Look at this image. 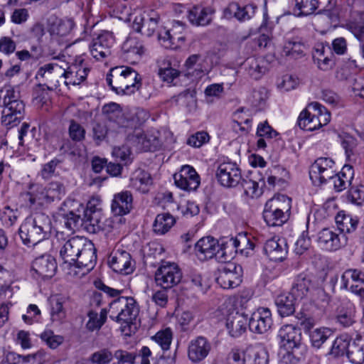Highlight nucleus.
<instances>
[{
	"mask_svg": "<svg viewBox=\"0 0 364 364\" xmlns=\"http://www.w3.org/2000/svg\"><path fill=\"white\" fill-rule=\"evenodd\" d=\"M1 92L3 100L1 123L6 127H14L23 118L25 110L19 90L11 85H5Z\"/></svg>",
	"mask_w": 364,
	"mask_h": 364,
	"instance_id": "1",
	"label": "nucleus"
},
{
	"mask_svg": "<svg viewBox=\"0 0 364 364\" xmlns=\"http://www.w3.org/2000/svg\"><path fill=\"white\" fill-rule=\"evenodd\" d=\"M107 80L117 94L132 95L139 90L141 78L139 74L128 66H117L110 70Z\"/></svg>",
	"mask_w": 364,
	"mask_h": 364,
	"instance_id": "2",
	"label": "nucleus"
},
{
	"mask_svg": "<svg viewBox=\"0 0 364 364\" xmlns=\"http://www.w3.org/2000/svg\"><path fill=\"white\" fill-rule=\"evenodd\" d=\"M50 232V219L43 213L27 218L19 228V235L23 242L28 246L36 245L47 239Z\"/></svg>",
	"mask_w": 364,
	"mask_h": 364,
	"instance_id": "3",
	"label": "nucleus"
},
{
	"mask_svg": "<svg viewBox=\"0 0 364 364\" xmlns=\"http://www.w3.org/2000/svg\"><path fill=\"white\" fill-rule=\"evenodd\" d=\"M65 189L59 181H53L46 186L35 184L30 187L27 193L31 206L38 208L47 205L65 195Z\"/></svg>",
	"mask_w": 364,
	"mask_h": 364,
	"instance_id": "4",
	"label": "nucleus"
},
{
	"mask_svg": "<svg viewBox=\"0 0 364 364\" xmlns=\"http://www.w3.org/2000/svg\"><path fill=\"white\" fill-rule=\"evenodd\" d=\"M330 120V112L320 103L312 102L299 114L298 124L304 130L314 131L327 125Z\"/></svg>",
	"mask_w": 364,
	"mask_h": 364,
	"instance_id": "5",
	"label": "nucleus"
},
{
	"mask_svg": "<svg viewBox=\"0 0 364 364\" xmlns=\"http://www.w3.org/2000/svg\"><path fill=\"white\" fill-rule=\"evenodd\" d=\"M290 209L289 198L284 195L276 196L266 203L263 218L269 226H280L288 220Z\"/></svg>",
	"mask_w": 364,
	"mask_h": 364,
	"instance_id": "6",
	"label": "nucleus"
},
{
	"mask_svg": "<svg viewBox=\"0 0 364 364\" xmlns=\"http://www.w3.org/2000/svg\"><path fill=\"white\" fill-rule=\"evenodd\" d=\"M96 258L94 245L85 239V245L76 257L75 262L69 267L68 274L77 278L86 275L95 267Z\"/></svg>",
	"mask_w": 364,
	"mask_h": 364,
	"instance_id": "7",
	"label": "nucleus"
},
{
	"mask_svg": "<svg viewBox=\"0 0 364 364\" xmlns=\"http://www.w3.org/2000/svg\"><path fill=\"white\" fill-rule=\"evenodd\" d=\"M269 355L260 345L248 347L245 351L233 350L228 358V364H268Z\"/></svg>",
	"mask_w": 364,
	"mask_h": 364,
	"instance_id": "8",
	"label": "nucleus"
},
{
	"mask_svg": "<svg viewBox=\"0 0 364 364\" xmlns=\"http://www.w3.org/2000/svg\"><path fill=\"white\" fill-rule=\"evenodd\" d=\"M218 242L220 248L218 259L221 262L231 259L238 251L241 253H248L247 250H252L254 248V245L245 236H240L239 238L223 237Z\"/></svg>",
	"mask_w": 364,
	"mask_h": 364,
	"instance_id": "9",
	"label": "nucleus"
},
{
	"mask_svg": "<svg viewBox=\"0 0 364 364\" xmlns=\"http://www.w3.org/2000/svg\"><path fill=\"white\" fill-rule=\"evenodd\" d=\"M308 292L305 281H301L292 288L291 293L280 294L276 299V305L280 316L287 317L294 312V301L303 298Z\"/></svg>",
	"mask_w": 364,
	"mask_h": 364,
	"instance_id": "10",
	"label": "nucleus"
},
{
	"mask_svg": "<svg viewBox=\"0 0 364 364\" xmlns=\"http://www.w3.org/2000/svg\"><path fill=\"white\" fill-rule=\"evenodd\" d=\"M66 65L67 63L62 60L44 65L38 69L36 77L45 82L48 89H55L60 85V81L63 82Z\"/></svg>",
	"mask_w": 364,
	"mask_h": 364,
	"instance_id": "11",
	"label": "nucleus"
},
{
	"mask_svg": "<svg viewBox=\"0 0 364 364\" xmlns=\"http://www.w3.org/2000/svg\"><path fill=\"white\" fill-rule=\"evenodd\" d=\"M185 25L179 21L172 23L171 28H161L158 32V39L161 45L171 49H177L184 45Z\"/></svg>",
	"mask_w": 364,
	"mask_h": 364,
	"instance_id": "12",
	"label": "nucleus"
},
{
	"mask_svg": "<svg viewBox=\"0 0 364 364\" xmlns=\"http://www.w3.org/2000/svg\"><path fill=\"white\" fill-rule=\"evenodd\" d=\"M181 279V271L175 263L166 262L161 264L155 273L156 284L164 289H170L177 285Z\"/></svg>",
	"mask_w": 364,
	"mask_h": 364,
	"instance_id": "13",
	"label": "nucleus"
},
{
	"mask_svg": "<svg viewBox=\"0 0 364 364\" xmlns=\"http://www.w3.org/2000/svg\"><path fill=\"white\" fill-rule=\"evenodd\" d=\"M335 172L334 161L330 158L321 157L311 165L309 177L314 185L320 186L333 178Z\"/></svg>",
	"mask_w": 364,
	"mask_h": 364,
	"instance_id": "14",
	"label": "nucleus"
},
{
	"mask_svg": "<svg viewBox=\"0 0 364 364\" xmlns=\"http://www.w3.org/2000/svg\"><path fill=\"white\" fill-rule=\"evenodd\" d=\"M316 242L321 250L334 252L348 244V237L345 234H338L331 228H323L318 232Z\"/></svg>",
	"mask_w": 364,
	"mask_h": 364,
	"instance_id": "15",
	"label": "nucleus"
},
{
	"mask_svg": "<svg viewBox=\"0 0 364 364\" xmlns=\"http://www.w3.org/2000/svg\"><path fill=\"white\" fill-rule=\"evenodd\" d=\"M109 312L110 318H136L139 308L133 298L122 297L110 304Z\"/></svg>",
	"mask_w": 364,
	"mask_h": 364,
	"instance_id": "16",
	"label": "nucleus"
},
{
	"mask_svg": "<svg viewBox=\"0 0 364 364\" xmlns=\"http://www.w3.org/2000/svg\"><path fill=\"white\" fill-rule=\"evenodd\" d=\"M341 288L348 289L364 300V272L358 269L346 270L341 278Z\"/></svg>",
	"mask_w": 364,
	"mask_h": 364,
	"instance_id": "17",
	"label": "nucleus"
},
{
	"mask_svg": "<svg viewBox=\"0 0 364 364\" xmlns=\"http://www.w3.org/2000/svg\"><path fill=\"white\" fill-rule=\"evenodd\" d=\"M133 18V28L137 32L141 33L143 35L152 36L156 28L159 21V16L154 11L149 12L136 11Z\"/></svg>",
	"mask_w": 364,
	"mask_h": 364,
	"instance_id": "18",
	"label": "nucleus"
},
{
	"mask_svg": "<svg viewBox=\"0 0 364 364\" xmlns=\"http://www.w3.org/2000/svg\"><path fill=\"white\" fill-rule=\"evenodd\" d=\"M174 183L179 188L196 191L200 186V178L195 168L190 165H183L179 171L173 175Z\"/></svg>",
	"mask_w": 364,
	"mask_h": 364,
	"instance_id": "19",
	"label": "nucleus"
},
{
	"mask_svg": "<svg viewBox=\"0 0 364 364\" xmlns=\"http://www.w3.org/2000/svg\"><path fill=\"white\" fill-rule=\"evenodd\" d=\"M57 269V263L50 255H43L33 259L31 272L36 279H50L53 277Z\"/></svg>",
	"mask_w": 364,
	"mask_h": 364,
	"instance_id": "20",
	"label": "nucleus"
},
{
	"mask_svg": "<svg viewBox=\"0 0 364 364\" xmlns=\"http://www.w3.org/2000/svg\"><path fill=\"white\" fill-rule=\"evenodd\" d=\"M242 277V267L234 263H229L219 270L216 281L222 288L232 289L240 284Z\"/></svg>",
	"mask_w": 364,
	"mask_h": 364,
	"instance_id": "21",
	"label": "nucleus"
},
{
	"mask_svg": "<svg viewBox=\"0 0 364 364\" xmlns=\"http://www.w3.org/2000/svg\"><path fill=\"white\" fill-rule=\"evenodd\" d=\"M89 70L84 64V60L79 57L71 65L65 66V73L63 76V83L70 88L82 82L87 77Z\"/></svg>",
	"mask_w": 364,
	"mask_h": 364,
	"instance_id": "22",
	"label": "nucleus"
},
{
	"mask_svg": "<svg viewBox=\"0 0 364 364\" xmlns=\"http://www.w3.org/2000/svg\"><path fill=\"white\" fill-rule=\"evenodd\" d=\"M108 263L113 271L125 275L132 273L134 268L130 254L122 249L115 250L110 254Z\"/></svg>",
	"mask_w": 364,
	"mask_h": 364,
	"instance_id": "23",
	"label": "nucleus"
},
{
	"mask_svg": "<svg viewBox=\"0 0 364 364\" xmlns=\"http://www.w3.org/2000/svg\"><path fill=\"white\" fill-rule=\"evenodd\" d=\"M216 176L222 186L234 187L241 180V172L235 163L223 162L219 165Z\"/></svg>",
	"mask_w": 364,
	"mask_h": 364,
	"instance_id": "24",
	"label": "nucleus"
},
{
	"mask_svg": "<svg viewBox=\"0 0 364 364\" xmlns=\"http://www.w3.org/2000/svg\"><path fill=\"white\" fill-rule=\"evenodd\" d=\"M280 338V349L286 351L287 354H291L298 348L301 341L300 329L292 325H285L279 331Z\"/></svg>",
	"mask_w": 364,
	"mask_h": 364,
	"instance_id": "25",
	"label": "nucleus"
},
{
	"mask_svg": "<svg viewBox=\"0 0 364 364\" xmlns=\"http://www.w3.org/2000/svg\"><path fill=\"white\" fill-rule=\"evenodd\" d=\"M113 34L105 31L93 39L90 46V53L97 60H101L111 54V48L114 43Z\"/></svg>",
	"mask_w": 364,
	"mask_h": 364,
	"instance_id": "26",
	"label": "nucleus"
},
{
	"mask_svg": "<svg viewBox=\"0 0 364 364\" xmlns=\"http://www.w3.org/2000/svg\"><path fill=\"white\" fill-rule=\"evenodd\" d=\"M85 237H73L65 241L60 249V256L69 267L75 262L76 257L80 253L85 242Z\"/></svg>",
	"mask_w": 364,
	"mask_h": 364,
	"instance_id": "27",
	"label": "nucleus"
},
{
	"mask_svg": "<svg viewBox=\"0 0 364 364\" xmlns=\"http://www.w3.org/2000/svg\"><path fill=\"white\" fill-rule=\"evenodd\" d=\"M211 345L203 336H198L191 340L188 347V357L193 363H199L203 360L209 354Z\"/></svg>",
	"mask_w": 364,
	"mask_h": 364,
	"instance_id": "28",
	"label": "nucleus"
},
{
	"mask_svg": "<svg viewBox=\"0 0 364 364\" xmlns=\"http://www.w3.org/2000/svg\"><path fill=\"white\" fill-rule=\"evenodd\" d=\"M220 245L218 240L213 237H204L200 238L195 245V252L198 258L200 260L212 259L215 257L218 259Z\"/></svg>",
	"mask_w": 364,
	"mask_h": 364,
	"instance_id": "29",
	"label": "nucleus"
},
{
	"mask_svg": "<svg viewBox=\"0 0 364 364\" xmlns=\"http://www.w3.org/2000/svg\"><path fill=\"white\" fill-rule=\"evenodd\" d=\"M264 251L269 259L274 262L282 261L288 252L285 240L279 237H273L267 240L264 245Z\"/></svg>",
	"mask_w": 364,
	"mask_h": 364,
	"instance_id": "30",
	"label": "nucleus"
},
{
	"mask_svg": "<svg viewBox=\"0 0 364 364\" xmlns=\"http://www.w3.org/2000/svg\"><path fill=\"white\" fill-rule=\"evenodd\" d=\"M102 114L110 122L115 124L112 127L114 129L130 126L131 122L124 117L119 105L115 102L105 105L102 107Z\"/></svg>",
	"mask_w": 364,
	"mask_h": 364,
	"instance_id": "31",
	"label": "nucleus"
},
{
	"mask_svg": "<svg viewBox=\"0 0 364 364\" xmlns=\"http://www.w3.org/2000/svg\"><path fill=\"white\" fill-rule=\"evenodd\" d=\"M256 6L253 4H247L240 6L237 3H230L223 10V16L226 18H236L239 21L250 19L255 14Z\"/></svg>",
	"mask_w": 364,
	"mask_h": 364,
	"instance_id": "32",
	"label": "nucleus"
},
{
	"mask_svg": "<svg viewBox=\"0 0 364 364\" xmlns=\"http://www.w3.org/2000/svg\"><path fill=\"white\" fill-rule=\"evenodd\" d=\"M214 13L210 7L196 6L189 10L188 18L193 25L205 26L211 22Z\"/></svg>",
	"mask_w": 364,
	"mask_h": 364,
	"instance_id": "33",
	"label": "nucleus"
},
{
	"mask_svg": "<svg viewBox=\"0 0 364 364\" xmlns=\"http://www.w3.org/2000/svg\"><path fill=\"white\" fill-rule=\"evenodd\" d=\"M153 186V178L151 174L143 170L136 169L130 178V186L141 193H146Z\"/></svg>",
	"mask_w": 364,
	"mask_h": 364,
	"instance_id": "34",
	"label": "nucleus"
},
{
	"mask_svg": "<svg viewBox=\"0 0 364 364\" xmlns=\"http://www.w3.org/2000/svg\"><path fill=\"white\" fill-rule=\"evenodd\" d=\"M132 196L127 191H122L114 196L112 210L117 215H125L132 208Z\"/></svg>",
	"mask_w": 364,
	"mask_h": 364,
	"instance_id": "35",
	"label": "nucleus"
},
{
	"mask_svg": "<svg viewBox=\"0 0 364 364\" xmlns=\"http://www.w3.org/2000/svg\"><path fill=\"white\" fill-rule=\"evenodd\" d=\"M129 140L134 143L139 149L144 151H154L159 146L156 136L144 134L140 130H136L134 135Z\"/></svg>",
	"mask_w": 364,
	"mask_h": 364,
	"instance_id": "36",
	"label": "nucleus"
},
{
	"mask_svg": "<svg viewBox=\"0 0 364 364\" xmlns=\"http://www.w3.org/2000/svg\"><path fill=\"white\" fill-rule=\"evenodd\" d=\"M335 222L338 229L343 233H350L355 231L358 224V220L344 210L339 211L336 217Z\"/></svg>",
	"mask_w": 364,
	"mask_h": 364,
	"instance_id": "37",
	"label": "nucleus"
},
{
	"mask_svg": "<svg viewBox=\"0 0 364 364\" xmlns=\"http://www.w3.org/2000/svg\"><path fill=\"white\" fill-rule=\"evenodd\" d=\"M307 47L304 42L298 38H294L285 42L282 48V55L292 58L302 57Z\"/></svg>",
	"mask_w": 364,
	"mask_h": 364,
	"instance_id": "38",
	"label": "nucleus"
},
{
	"mask_svg": "<svg viewBox=\"0 0 364 364\" xmlns=\"http://www.w3.org/2000/svg\"><path fill=\"white\" fill-rule=\"evenodd\" d=\"M353 178V170L349 165H345L341 172L333 174V178H330L333 181V187L338 192L346 189L350 184Z\"/></svg>",
	"mask_w": 364,
	"mask_h": 364,
	"instance_id": "39",
	"label": "nucleus"
},
{
	"mask_svg": "<svg viewBox=\"0 0 364 364\" xmlns=\"http://www.w3.org/2000/svg\"><path fill=\"white\" fill-rule=\"evenodd\" d=\"M176 223L174 217L168 213L158 214L153 223V230L158 235L168 232Z\"/></svg>",
	"mask_w": 364,
	"mask_h": 364,
	"instance_id": "40",
	"label": "nucleus"
},
{
	"mask_svg": "<svg viewBox=\"0 0 364 364\" xmlns=\"http://www.w3.org/2000/svg\"><path fill=\"white\" fill-rule=\"evenodd\" d=\"M245 66L248 75L255 79H259L267 70L266 62L262 58H248Z\"/></svg>",
	"mask_w": 364,
	"mask_h": 364,
	"instance_id": "41",
	"label": "nucleus"
},
{
	"mask_svg": "<svg viewBox=\"0 0 364 364\" xmlns=\"http://www.w3.org/2000/svg\"><path fill=\"white\" fill-rule=\"evenodd\" d=\"M66 298L60 294L51 295L48 299L50 314L53 317L63 318L65 316L64 304Z\"/></svg>",
	"mask_w": 364,
	"mask_h": 364,
	"instance_id": "42",
	"label": "nucleus"
},
{
	"mask_svg": "<svg viewBox=\"0 0 364 364\" xmlns=\"http://www.w3.org/2000/svg\"><path fill=\"white\" fill-rule=\"evenodd\" d=\"M364 341L358 338L350 344L347 355L354 364H361L364 361Z\"/></svg>",
	"mask_w": 364,
	"mask_h": 364,
	"instance_id": "43",
	"label": "nucleus"
},
{
	"mask_svg": "<svg viewBox=\"0 0 364 364\" xmlns=\"http://www.w3.org/2000/svg\"><path fill=\"white\" fill-rule=\"evenodd\" d=\"M299 85V78L291 74H284L277 80L276 85L280 92H289Z\"/></svg>",
	"mask_w": 364,
	"mask_h": 364,
	"instance_id": "44",
	"label": "nucleus"
},
{
	"mask_svg": "<svg viewBox=\"0 0 364 364\" xmlns=\"http://www.w3.org/2000/svg\"><path fill=\"white\" fill-rule=\"evenodd\" d=\"M350 346V338L348 335H341L337 337L331 347V354L335 356L347 355Z\"/></svg>",
	"mask_w": 364,
	"mask_h": 364,
	"instance_id": "45",
	"label": "nucleus"
},
{
	"mask_svg": "<svg viewBox=\"0 0 364 364\" xmlns=\"http://www.w3.org/2000/svg\"><path fill=\"white\" fill-rule=\"evenodd\" d=\"M331 329L325 327L316 328L309 333L311 342L315 348H319L330 337Z\"/></svg>",
	"mask_w": 364,
	"mask_h": 364,
	"instance_id": "46",
	"label": "nucleus"
},
{
	"mask_svg": "<svg viewBox=\"0 0 364 364\" xmlns=\"http://www.w3.org/2000/svg\"><path fill=\"white\" fill-rule=\"evenodd\" d=\"M19 212L17 208L6 205L0 211V220L3 226L10 228L17 221Z\"/></svg>",
	"mask_w": 364,
	"mask_h": 364,
	"instance_id": "47",
	"label": "nucleus"
},
{
	"mask_svg": "<svg viewBox=\"0 0 364 364\" xmlns=\"http://www.w3.org/2000/svg\"><path fill=\"white\" fill-rule=\"evenodd\" d=\"M113 358V355L108 349H102L95 352L90 358L81 364H109Z\"/></svg>",
	"mask_w": 364,
	"mask_h": 364,
	"instance_id": "48",
	"label": "nucleus"
},
{
	"mask_svg": "<svg viewBox=\"0 0 364 364\" xmlns=\"http://www.w3.org/2000/svg\"><path fill=\"white\" fill-rule=\"evenodd\" d=\"M159 75L163 81L171 83L178 77L179 71L171 67V63L167 60L160 65Z\"/></svg>",
	"mask_w": 364,
	"mask_h": 364,
	"instance_id": "49",
	"label": "nucleus"
},
{
	"mask_svg": "<svg viewBox=\"0 0 364 364\" xmlns=\"http://www.w3.org/2000/svg\"><path fill=\"white\" fill-rule=\"evenodd\" d=\"M242 186L245 194L251 198H258L262 193L258 182L251 178L247 177L244 178Z\"/></svg>",
	"mask_w": 364,
	"mask_h": 364,
	"instance_id": "50",
	"label": "nucleus"
},
{
	"mask_svg": "<svg viewBox=\"0 0 364 364\" xmlns=\"http://www.w3.org/2000/svg\"><path fill=\"white\" fill-rule=\"evenodd\" d=\"M248 320H228L226 327L230 335L238 337L246 331Z\"/></svg>",
	"mask_w": 364,
	"mask_h": 364,
	"instance_id": "51",
	"label": "nucleus"
},
{
	"mask_svg": "<svg viewBox=\"0 0 364 364\" xmlns=\"http://www.w3.org/2000/svg\"><path fill=\"white\" fill-rule=\"evenodd\" d=\"M151 339L158 343L163 350H168L172 341V331L170 328H166L159 331L151 337Z\"/></svg>",
	"mask_w": 364,
	"mask_h": 364,
	"instance_id": "52",
	"label": "nucleus"
},
{
	"mask_svg": "<svg viewBox=\"0 0 364 364\" xmlns=\"http://www.w3.org/2000/svg\"><path fill=\"white\" fill-rule=\"evenodd\" d=\"M318 6L317 0H296V9L299 16H307L312 14Z\"/></svg>",
	"mask_w": 364,
	"mask_h": 364,
	"instance_id": "53",
	"label": "nucleus"
},
{
	"mask_svg": "<svg viewBox=\"0 0 364 364\" xmlns=\"http://www.w3.org/2000/svg\"><path fill=\"white\" fill-rule=\"evenodd\" d=\"M272 320H248L250 330L255 333H267L272 326Z\"/></svg>",
	"mask_w": 364,
	"mask_h": 364,
	"instance_id": "54",
	"label": "nucleus"
},
{
	"mask_svg": "<svg viewBox=\"0 0 364 364\" xmlns=\"http://www.w3.org/2000/svg\"><path fill=\"white\" fill-rule=\"evenodd\" d=\"M40 337L42 339V341L47 344L48 347L53 349L57 348L64 341V338L63 336L55 335L50 330H45L41 334Z\"/></svg>",
	"mask_w": 364,
	"mask_h": 364,
	"instance_id": "55",
	"label": "nucleus"
},
{
	"mask_svg": "<svg viewBox=\"0 0 364 364\" xmlns=\"http://www.w3.org/2000/svg\"><path fill=\"white\" fill-rule=\"evenodd\" d=\"M178 210L186 218L196 215L200 212L199 206L193 201L187 200L178 206Z\"/></svg>",
	"mask_w": 364,
	"mask_h": 364,
	"instance_id": "56",
	"label": "nucleus"
},
{
	"mask_svg": "<svg viewBox=\"0 0 364 364\" xmlns=\"http://www.w3.org/2000/svg\"><path fill=\"white\" fill-rule=\"evenodd\" d=\"M311 247V239L307 232H303L295 243V252L298 255L304 254Z\"/></svg>",
	"mask_w": 364,
	"mask_h": 364,
	"instance_id": "57",
	"label": "nucleus"
},
{
	"mask_svg": "<svg viewBox=\"0 0 364 364\" xmlns=\"http://www.w3.org/2000/svg\"><path fill=\"white\" fill-rule=\"evenodd\" d=\"M122 49L128 54L136 56H140L143 52L141 45L136 39L132 38H128L123 43Z\"/></svg>",
	"mask_w": 364,
	"mask_h": 364,
	"instance_id": "58",
	"label": "nucleus"
},
{
	"mask_svg": "<svg viewBox=\"0 0 364 364\" xmlns=\"http://www.w3.org/2000/svg\"><path fill=\"white\" fill-rule=\"evenodd\" d=\"M208 140L209 136L207 132H198L189 136L187 144L191 146L198 148L207 143Z\"/></svg>",
	"mask_w": 364,
	"mask_h": 364,
	"instance_id": "59",
	"label": "nucleus"
},
{
	"mask_svg": "<svg viewBox=\"0 0 364 364\" xmlns=\"http://www.w3.org/2000/svg\"><path fill=\"white\" fill-rule=\"evenodd\" d=\"M120 323V328L122 333L125 336H129L134 333L139 326L140 320H119Z\"/></svg>",
	"mask_w": 364,
	"mask_h": 364,
	"instance_id": "60",
	"label": "nucleus"
},
{
	"mask_svg": "<svg viewBox=\"0 0 364 364\" xmlns=\"http://www.w3.org/2000/svg\"><path fill=\"white\" fill-rule=\"evenodd\" d=\"M85 129L78 123L72 120L69 127L70 137L74 141H81L85 138Z\"/></svg>",
	"mask_w": 364,
	"mask_h": 364,
	"instance_id": "61",
	"label": "nucleus"
},
{
	"mask_svg": "<svg viewBox=\"0 0 364 364\" xmlns=\"http://www.w3.org/2000/svg\"><path fill=\"white\" fill-rule=\"evenodd\" d=\"M112 156L126 164L131 161V151L127 146L114 147L112 151Z\"/></svg>",
	"mask_w": 364,
	"mask_h": 364,
	"instance_id": "62",
	"label": "nucleus"
},
{
	"mask_svg": "<svg viewBox=\"0 0 364 364\" xmlns=\"http://www.w3.org/2000/svg\"><path fill=\"white\" fill-rule=\"evenodd\" d=\"M85 217H87V220L89 221L90 224L92 226L93 231L102 228L100 224L102 217L100 212H92L90 210H87L85 213Z\"/></svg>",
	"mask_w": 364,
	"mask_h": 364,
	"instance_id": "63",
	"label": "nucleus"
},
{
	"mask_svg": "<svg viewBox=\"0 0 364 364\" xmlns=\"http://www.w3.org/2000/svg\"><path fill=\"white\" fill-rule=\"evenodd\" d=\"M114 357L118 360L119 364H134L136 355L126 350H118L114 353Z\"/></svg>",
	"mask_w": 364,
	"mask_h": 364,
	"instance_id": "64",
	"label": "nucleus"
}]
</instances>
